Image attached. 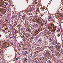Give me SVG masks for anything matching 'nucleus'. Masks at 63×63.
Listing matches in <instances>:
<instances>
[{"label":"nucleus","mask_w":63,"mask_h":63,"mask_svg":"<svg viewBox=\"0 0 63 63\" xmlns=\"http://www.w3.org/2000/svg\"><path fill=\"white\" fill-rule=\"evenodd\" d=\"M20 46V44L19 43H18L17 44V47H19Z\"/></svg>","instance_id":"f3484780"},{"label":"nucleus","mask_w":63,"mask_h":63,"mask_svg":"<svg viewBox=\"0 0 63 63\" xmlns=\"http://www.w3.org/2000/svg\"><path fill=\"white\" fill-rule=\"evenodd\" d=\"M8 7H7V8H6V11H7V12H8Z\"/></svg>","instance_id":"aec40b11"},{"label":"nucleus","mask_w":63,"mask_h":63,"mask_svg":"<svg viewBox=\"0 0 63 63\" xmlns=\"http://www.w3.org/2000/svg\"><path fill=\"white\" fill-rule=\"evenodd\" d=\"M43 23L44 24H45L46 25H47V23L45 21H43Z\"/></svg>","instance_id":"9b49d317"},{"label":"nucleus","mask_w":63,"mask_h":63,"mask_svg":"<svg viewBox=\"0 0 63 63\" xmlns=\"http://www.w3.org/2000/svg\"><path fill=\"white\" fill-rule=\"evenodd\" d=\"M15 58H16V54H15Z\"/></svg>","instance_id":"bb28decb"},{"label":"nucleus","mask_w":63,"mask_h":63,"mask_svg":"<svg viewBox=\"0 0 63 63\" xmlns=\"http://www.w3.org/2000/svg\"><path fill=\"white\" fill-rule=\"evenodd\" d=\"M8 32H9V31H8Z\"/></svg>","instance_id":"58836bf2"},{"label":"nucleus","mask_w":63,"mask_h":63,"mask_svg":"<svg viewBox=\"0 0 63 63\" xmlns=\"http://www.w3.org/2000/svg\"><path fill=\"white\" fill-rule=\"evenodd\" d=\"M23 60H24V61H27V59H25V58H24V59H23Z\"/></svg>","instance_id":"4468645a"},{"label":"nucleus","mask_w":63,"mask_h":63,"mask_svg":"<svg viewBox=\"0 0 63 63\" xmlns=\"http://www.w3.org/2000/svg\"><path fill=\"white\" fill-rule=\"evenodd\" d=\"M9 38L10 39H13V36L11 34H9Z\"/></svg>","instance_id":"20e7f679"},{"label":"nucleus","mask_w":63,"mask_h":63,"mask_svg":"<svg viewBox=\"0 0 63 63\" xmlns=\"http://www.w3.org/2000/svg\"><path fill=\"white\" fill-rule=\"evenodd\" d=\"M62 46H63V43H62Z\"/></svg>","instance_id":"f704fd0d"},{"label":"nucleus","mask_w":63,"mask_h":63,"mask_svg":"<svg viewBox=\"0 0 63 63\" xmlns=\"http://www.w3.org/2000/svg\"><path fill=\"white\" fill-rule=\"evenodd\" d=\"M8 11H9L8 12H10V11H11V9H9V10L8 9Z\"/></svg>","instance_id":"b1692460"},{"label":"nucleus","mask_w":63,"mask_h":63,"mask_svg":"<svg viewBox=\"0 0 63 63\" xmlns=\"http://www.w3.org/2000/svg\"><path fill=\"white\" fill-rule=\"evenodd\" d=\"M15 17H16V16H12V17L13 18H15Z\"/></svg>","instance_id":"4be33fe9"},{"label":"nucleus","mask_w":63,"mask_h":63,"mask_svg":"<svg viewBox=\"0 0 63 63\" xmlns=\"http://www.w3.org/2000/svg\"><path fill=\"white\" fill-rule=\"evenodd\" d=\"M58 37H59V36H60V34H58Z\"/></svg>","instance_id":"cd10ccee"},{"label":"nucleus","mask_w":63,"mask_h":63,"mask_svg":"<svg viewBox=\"0 0 63 63\" xmlns=\"http://www.w3.org/2000/svg\"><path fill=\"white\" fill-rule=\"evenodd\" d=\"M56 63H60V62L59 61V60H57L56 61Z\"/></svg>","instance_id":"6e6552de"},{"label":"nucleus","mask_w":63,"mask_h":63,"mask_svg":"<svg viewBox=\"0 0 63 63\" xmlns=\"http://www.w3.org/2000/svg\"><path fill=\"white\" fill-rule=\"evenodd\" d=\"M5 30H6V34H7V33H8V29H5Z\"/></svg>","instance_id":"f8f14e48"},{"label":"nucleus","mask_w":63,"mask_h":63,"mask_svg":"<svg viewBox=\"0 0 63 63\" xmlns=\"http://www.w3.org/2000/svg\"><path fill=\"white\" fill-rule=\"evenodd\" d=\"M9 2H8V3H9V4H10V3H11V2H10V1H9H9H8Z\"/></svg>","instance_id":"a878e982"},{"label":"nucleus","mask_w":63,"mask_h":63,"mask_svg":"<svg viewBox=\"0 0 63 63\" xmlns=\"http://www.w3.org/2000/svg\"><path fill=\"white\" fill-rule=\"evenodd\" d=\"M41 48H42V47H39L36 48L37 49H41Z\"/></svg>","instance_id":"1a4fd4ad"},{"label":"nucleus","mask_w":63,"mask_h":63,"mask_svg":"<svg viewBox=\"0 0 63 63\" xmlns=\"http://www.w3.org/2000/svg\"><path fill=\"white\" fill-rule=\"evenodd\" d=\"M18 60V58H16V61H17V60Z\"/></svg>","instance_id":"5701e85b"},{"label":"nucleus","mask_w":63,"mask_h":63,"mask_svg":"<svg viewBox=\"0 0 63 63\" xmlns=\"http://www.w3.org/2000/svg\"><path fill=\"white\" fill-rule=\"evenodd\" d=\"M28 14L29 15H32V13H29Z\"/></svg>","instance_id":"412c9836"},{"label":"nucleus","mask_w":63,"mask_h":63,"mask_svg":"<svg viewBox=\"0 0 63 63\" xmlns=\"http://www.w3.org/2000/svg\"><path fill=\"white\" fill-rule=\"evenodd\" d=\"M3 5L5 7H6L7 5V4L6 2H4V1H1V2H0V6H1Z\"/></svg>","instance_id":"f257e3e1"},{"label":"nucleus","mask_w":63,"mask_h":63,"mask_svg":"<svg viewBox=\"0 0 63 63\" xmlns=\"http://www.w3.org/2000/svg\"><path fill=\"white\" fill-rule=\"evenodd\" d=\"M15 50H16V49L15 48Z\"/></svg>","instance_id":"72a5a7b5"},{"label":"nucleus","mask_w":63,"mask_h":63,"mask_svg":"<svg viewBox=\"0 0 63 63\" xmlns=\"http://www.w3.org/2000/svg\"><path fill=\"white\" fill-rule=\"evenodd\" d=\"M62 53L63 54V51H62Z\"/></svg>","instance_id":"c9c22d12"},{"label":"nucleus","mask_w":63,"mask_h":63,"mask_svg":"<svg viewBox=\"0 0 63 63\" xmlns=\"http://www.w3.org/2000/svg\"><path fill=\"white\" fill-rule=\"evenodd\" d=\"M32 54H33V52H32L31 54L30 55V57H31V56H32Z\"/></svg>","instance_id":"a211bd4d"},{"label":"nucleus","mask_w":63,"mask_h":63,"mask_svg":"<svg viewBox=\"0 0 63 63\" xmlns=\"http://www.w3.org/2000/svg\"><path fill=\"white\" fill-rule=\"evenodd\" d=\"M7 0V1H8V0Z\"/></svg>","instance_id":"e433bc0d"},{"label":"nucleus","mask_w":63,"mask_h":63,"mask_svg":"<svg viewBox=\"0 0 63 63\" xmlns=\"http://www.w3.org/2000/svg\"><path fill=\"white\" fill-rule=\"evenodd\" d=\"M21 13H20L19 14V16H21Z\"/></svg>","instance_id":"6ab92c4d"},{"label":"nucleus","mask_w":63,"mask_h":63,"mask_svg":"<svg viewBox=\"0 0 63 63\" xmlns=\"http://www.w3.org/2000/svg\"><path fill=\"white\" fill-rule=\"evenodd\" d=\"M58 31H59L58 30L57 31V32H58Z\"/></svg>","instance_id":"7c9ffc66"},{"label":"nucleus","mask_w":63,"mask_h":63,"mask_svg":"<svg viewBox=\"0 0 63 63\" xmlns=\"http://www.w3.org/2000/svg\"><path fill=\"white\" fill-rule=\"evenodd\" d=\"M14 33H15V34H16V33H15V31H13V34L14 36L15 35V34H14Z\"/></svg>","instance_id":"dca6fc26"},{"label":"nucleus","mask_w":63,"mask_h":63,"mask_svg":"<svg viewBox=\"0 0 63 63\" xmlns=\"http://www.w3.org/2000/svg\"><path fill=\"white\" fill-rule=\"evenodd\" d=\"M25 18V15H23L22 16V18L23 19H24Z\"/></svg>","instance_id":"ddd939ff"},{"label":"nucleus","mask_w":63,"mask_h":63,"mask_svg":"<svg viewBox=\"0 0 63 63\" xmlns=\"http://www.w3.org/2000/svg\"><path fill=\"white\" fill-rule=\"evenodd\" d=\"M58 30L59 31H60V29L59 28L58 29Z\"/></svg>","instance_id":"c756f323"},{"label":"nucleus","mask_w":63,"mask_h":63,"mask_svg":"<svg viewBox=\"0 0 63 63\" xmlns=\"http://www.w3.org/2000/svg\"><path fill=\"white\" fill-rule=\"evenodd\" d=\"M2 31H3V32H5V30H4V29H3Z\"/></svg>","instance_id":"393cba45"},{"label":"nucleus","mask_w":63,"mask_h":63,"mask_svg":"<svg viewBox=\"0 0 63 63\" xmlns=\"http://www.w3.org/2000/svg\"><path fill=\"white\" fill-rule=\"evenodd\" d=\"M56 48L57 49H60V46H57L56 47Z\"/></svg>","instance_id":"9d476101"},{"label":"nucleus","mask_w":63,"mask_h":63,"mask_svg":"<svg viewBox=\"0 0 63 63\" xmlns=\"http://www.w3.org/2000/svg\"><path fill=\"white\" fill-rule=\"evenodd\" d=\"M31 11L32 12L34 11V7H32V8L31 9Z\"/></svg>","instance_id":"0eeeda50"},{"label":"nucleus","mask_w":63,"mask_h":63,"mask_svg":"<svg viewBox=\"0 0 63 63\" xmlns=\"http://www.w3.org/2000/svg\"><path fill=\"white\" fill-rule=\"evenodd\" d=\"M0 26H1V24L0 23Z\"/></svg>","instance_id":"2f4dec72"},{"label":"nucleus","mask_w":63,"mask_h":63,"mask_svg":"<svg viewBox=\"0 0 63 63\" xmlns=\"http://www.w3.org/2000/svg\"><path fill=\"white\" fill-rule=\"evenodd\" d=\"M20 54L19 53H17V58H19L20 57Z\"/></svg>","instance_id":"423d86ee"},{"label":"nucleus","mask_w":63,"mask_h":63,"mask_svg":"<svg viewBox=\"0 0 63 63\" xmlns=\"http://www.w3.org/2000/svg\"><path fill=\"white\" fill-rule=\"evenodd\" d=\"M48 19L49 21H51V20H52V18L51 16H49L48 18Z\"/></svg>","instance_id":"f03ea898"},{"label":"nucleus","mask_w":63,"mask_h":63,"mask_svg":"<svg viewBox=\"0 0 63 63\" xmlns=\"http://www.w3.org/2000/svg\"><path fill=\"white\" fill-rule=\"evenodd\" d=\"M7 0V1H8V0Z\"/></svg>","instance_id":"4c0bfd02"},{"label":"nucleus","mask_w":63,"mask_h":63,"mask_svg":"<svg viewBox=\"0 0 63 63\" xmlns=\"http://www.w3.org/2000/svg\"><path fill=\"white\" fill-rule=\"evenodd\" d=\"M24 41H25V39H24Z\"/></svg>","instance_id":"473e14b6"},{"label":"nucleus","mask_w":63,"mask_h":63,"mask_svg":"<svg viewBox=\"0 0 63 63\" xmlns=\"http://www.w3.org/2000/svg\"><path fill=\"white\" fill-rule=\"evenodd\" d=\"M35 63H37V61H35Z\"/></svg>","instance_id":"c85d7f7f"},{"label":"nucleus","mask_w":63,"mask_h":63,"mask_svg":"<svg viewBox=\"0 0 63 63\" xmlns=\"http://www.w3.org/2000/svg\"><path fill=\"white\" fill-rule=\"evenodd\" d=\"M28 53V52L27 51H24L23 52V55H26V54H27Z\"/></svg>","instance_id":"7ed1b4c3"},{"label":"nucleus","mask_w":63,"mask_h":63,"mask_svg":"<svg viewBox=\"0 0 63 63\" xmlns=\"http://www.w3.org/2000/svg\"><path fill=\"white\" fill-rule=\"evenodd\" d=\"M54 45H56V44H57V42L56 41H55L54 42Z\"/></svg>","instance_id":"2eb2a0df"},{"label":"nucleus","mask_w":63,"mask_h":63,"mask_svg":"<svg viewBox=\"0 0 63 63\" xmlns=\"http://www.w3.org/2000/svg\"><path fill=\"white\" fill-rule=\"evenodd\" d=\"M33 26L34 28H38V25L37 24H35Z\"/></svg>","instance_id":"39448f33"}]
</instances>
